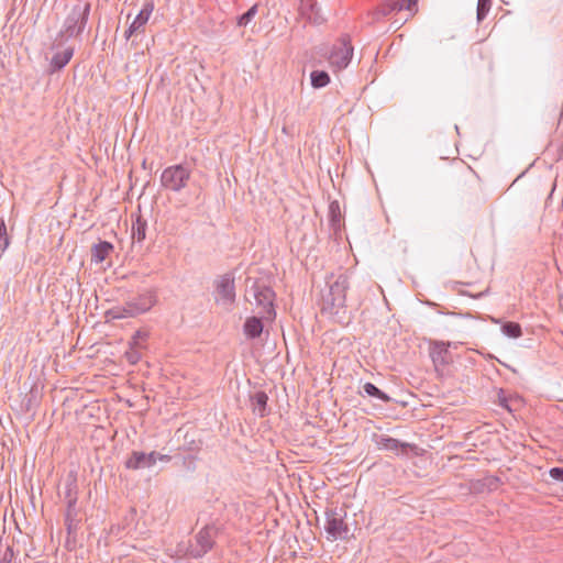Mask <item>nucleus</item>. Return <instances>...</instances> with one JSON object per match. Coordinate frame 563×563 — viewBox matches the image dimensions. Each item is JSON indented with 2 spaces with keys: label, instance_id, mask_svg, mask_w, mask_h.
Returning <instances> with one entry per match:
<instances>
[{
  "label": "nucleus",
  "instance_id": "1",
  "mask_svg": "<svg viewBox=\"0 0 563 563\" xmlns=\"http://www.w3.org/2000/svg\"><path fill=\"white\" fill-rule=\"evenodd\" d=\"M349 286V277L345 274H340L334 282L330 283L329 291L322 298V311L342 321L346 312V291Z\"/></svg>",
  "mask_w": 563,
  "mask_h": 563
},
{
  "label": "nucleus",
  "instance_id": "2",
  "mask_svg": "<svg viewBox=\"0 0 563 563\" xmlns=\"http://www.w3.org/2000/svg\"><path fill=\"white\" fill-rule=\"evenodd\" d=\"M89 14L90 3L78 1L67 14L63 26L56 36V41H59V43L54 44L53 47L59 46L63 37L68 38L79 36L86 29Z\"/></svg>",
  "mask_w": 563,
  "mask_h": 563
},
{
  "label": "nucleus",
  "instance_id": "3",
  "mask_svg": "<svg viewBox=\"0 0 563 563\" xmlns=\"http://www.w3.org/2000/svg\"><path fill=\"white\" fill-rule=\"evenodd\" d=\"M253 297L255 305L261 309L260 313L266 319H273L276 316L274 309L275 291L263 280L254 279L246 290V299L251 301Z\"/></svg>",
  "mask_w": 563,
  "mask_h": 563
},
{
  "label": "nucleus",
  "instance_id": "4",
  "mask_svg": "<svg viewBox=\"0 0 563 563\" xmlns=\"http://www.w3.org/2000/svg\"><path fill=\"white\" fill-rule=\"evenodd\" d=\"M218 533L219 528L214 523L206 525L196 533L185 554L194 559L202 558L214 547Z\"/></svg>",
  "mask_w": 563,
  "mask_h": 563
},
{
  "label": "nucleus",
  "instance_id": "5",
  "mask_svg": "<svg viewBox=\"0 0 563 563\" xmlns=\"http://www.w3.org/2000/svg\"><path fill=\"white\" fill-rule=\"evenodd\" d=\"M191 169L184 164L166 167L161 175V186L169 191L179 192L188 186Z\"/></svg>",
  "mask_w": 563,
  "mask_h": 563
},
{
  "label": "nucleus",
  "instance_id": "6",
  "mask_svg": "<svg viewBox=\"0 0 563 563\" xmlns=\"http://www.w3.org/2000/svg\"><path fill=\"white\" fill-rule=\"evenodd\" d=\"M353 46L349 35H342L332 46L328 62L334 71L346 68L353 56Z\"/></svg>",
  "mask_w": 563,
  "mask_h": 563
},
{
  "label": "nucleus",
  "instance_id": "7",
  "mask_svg": "<svg viewBox=\"0 0 563 563\" xmlns=\"http://www.w3.org/2000/svg\"><path fill=\"white\" fill-rule=\"evenodd\" d=\"M346 512L343 509H328L325 511L324 529L332 540L345 539L349 533V527L344 522Z\"/></svg>",
  "mask_w": 563,
  "mask_h": 563
},
{
  "label": "nucleus",
  "instance_id": "8",
  "mask_svg": "<svg viewBox=\"0 0 563 563\" xmlns=\"http://www.w3.org/2000/svg\"><path fill=\"white\" fill-rule=\"evenodd\" d=\"M417 3L418 0H382V3L372 12L373 20L377 21L401 10L413 14L417 11Z\"/></svg>",
  "mask_w": 563,
  "mask_h": 563
},
{
  "label": "nucleus",
  "instance_id": "9",
  "mask_svg": "<svg viewBox=\"0 0 563 563\" xmlns=\"http://www.w3.org/2000/svg\"><path fill=\"white\" fill-rule=\"evenodd\" d=\"M234 277L224 274L216 280V301L230 309L235 301Z\"/></svg>",
  "mask_w": 563,
  "mask_h": 563
},
{
  "label": "nucleus",
  "instance_id": "10",
  "mask_svg": "<svg viewBox=\"0 0 563 563\" xmlns=\"http://www.w3.org/2000/svg\"><path fill=\"white\" fill-rule=\"evenodd\" d=\"M155 8L153 0H146L139 14L134 18L128 30L124 32V37L129 40L134 34L144 33L145 25L148 22L151 14Z\"/></svg>",
  "mask_w": 563,
  "mask_h": 563
},
{
  "label": "nucleus",
  "instance_id": "11",
  "mask_svg": "<svg viewBox=\"0 0 563 563\" xmlns=\"http://www.w3.org/2000/svg\"><path fill=\"white\" fill-rule=\"evenodd\" d=\"M450 342L435 341L430 347V357L434 364L435 369L444 367L452 363L453 358L449 352Z\"/></svg>",
  "mask_w": 563,
  "mask_h": 563
},
{
  "label": "nucleus",
  "instance_id": "12",
  "mask_svg": "<svg viewBox=\"0 0 563 563\" xmlns=\"http://www.w3.org/2000/svg\"><path fill=\"white\" fill-rule=\"evenodd\" d=\"M129 301V308H132V313L139 316L148 311L156 302V296L154 291L146 290L139 294L136 297L131 298Z\"/></svg>",
  "mask_w": 563,
  "mask_h": 563
},
{
  "label": "nucleus",
  "instance_id": "13",
  "mask_svg": "<svg viewBox=\"0 0 563 563\" xmlns=\"http://www.w3.org/2000/svg\"><path fill=\"white\" fill-rule=\"evenodd\" d=\"M155 465V451L150 453L133 451L125 461V467L129 470L151 468Z\"/></svg>",
  "mask_w": 563,
  "mask_h": 563
},
{
  "label": "nucleus",
  "instance_id": "14",
  "mask_svg": "<svg viewBox=\"0 0 563 563\" xmlns=\"http://www.w3.org/2000/svg\"><path fill=\"white\" fill-rule=\"evenodd\" d=\"M298 14L301 19L312 24H321L324 21L314 0H300Z\"/></svg>",
  "mask_w": 563,
  "mask_h": 563
},
{
  "label": "nucleus",
  "instance_id": "15",
  "mask_svg": "<svg viewBox=\"0 0 563 563\" xmlns=\"http://www.w3.org/2000/svg\"><path fill=\"white\" fill-rule=\"evenodd\" d=\"M67 509L65 514V525L67 529L68 536H71L76 532L79 526V519L77 518V510H76V496L71 495V490L68 489L67 492Z\"/></svg>",
  "mask_w": 563,
  "mask_h": 563
},
{
  "label": "nucleus",
  "instance_id": "16",
  "mask_svg": "<svg viewBox=\"0 0 563 563\" xmlns=\"http://www.w3.org/2000/svg\"><path fill=\"white\" fill-rule=\"evenodd\" d=\"M376 445L379 450H386L395 453H405L409 446V444L400 442L399 440L388 435H379L376 439Z\"/></svg>",
  "mask_w": 563,
  "mask_h": 563
},
{
  "label": "nucleus",
  "instance_id": "17",
  "mask_svg": "<svg viewBox=\"0 0 563 563\" xmlns=\"http://www.w3.org/2000/svg\"><path fill=\"white\" fill-rule=\"evenodd\" d=\"M74 47L68 46L64 51L55 53L49 64L51 73L63 69L74 56Z\"/></svg>",
  "mask_w": 563,
  "mask_h": 563
},
{
  "label": "nucleus",
  "instance_id": "18",
  "mask_svg": "<svg viewBox=\"0 0 563 563\" xmlns=\"http://www.w3.org/2000/svg\"><path fill=\"white\" fill-rule=\"evenodd\" d=\"M114 247L113 244L108 241H100L95 244L91 249V260L95 263L103 262L112 252Z\"/></svg>",
  "mask_w": 563,
  "mask_h": 563
},
{
  "label": "nucleus",
  "instance_id": "19",
  "mask_svg": "<svg viewBox=\"0 0 563 563\" xmlns=\"http://www.w3.org/2000/svg\"><path fill=\"white\" fill-rule=\"evenodd\" d=\"M268 396L265 391L258 390L251 396L252 409L260 417L267 415Z\"/></svg>",
  "mask_w": 563,
  "mask_h": 563
},
{
  "label": "nucleus",
  "instance_id": "20",
  "mask_svg": "<svg viewBox=\"0 0 563 563\" xmlns=\"http://www.w3.org/2000/svg\"><path fill=\"white\" fill-rule=\"evenodd\" d=\"M263 332V322L261 318L257 317H251L247 318L244 323V333L250 339H256L258 338Z\"/></svg>",
  "mask_w": 563,
  "mask_h": 563
},
{
  "label": "nucleus",
  "instance_id": "21",
  "mask_svg": "<svg viewBox=\"0 0 563 563\" xmlns=\"http://www.w3.org/2000/svg\"><path fill=\"white\" fill-rule=\"evenodd\" d=\"M147 222L141 216H137L132 224V239L139 243L146 236Z\"/></svg>",
  "mask_w": 563,
  "mask_h": 563
},
{
  "label": "nucleus",
  "instance_id": "22",
  "mask_svg": "<svg viewBox=\"0 0 563 563\" xmlns=\"http://www.w3.org/2000/svg\"><path fill=\"white\" fill-rule=\"evenodd\" d=\"M132 313V308H129V301H125L122 306H117L110 309L107 314L112 319H126L134 318L135 314Z\"/></svg>",
  "mask_w": 563,
  "mask_h": 563
},
{
  "label": "nucleus",
  "instance_id": "23",
  "mask_svg": "<svg viewBox=\"0 0 563 563\" xmlns=\"http://www.w3.org/2000/svg\"><path fill=\"white\" fill-rule=\"evenodd\" d=\"M311 86L316 89L323 88L330 82V76L324 70H313L310 74Z\"/></svg>",
  "mask_w": 563,
  "mask_h": 563
},
{
  "label": "nucleus",
  "instance_id": "24",
  "mask_svg": "<svg viewBox=\"0 0 563 563\" xmlns=\"http://www.w3.org/2000/svg\"><path fill=\"white\" fill-rule=\"evenodd\" d=\"M363 390L367 396L377 398L384 402H389L391 398L382 391L378 387H376L373 383H366L363 386Z\"/></svg>",
  "mask_w": 563,
  "mask_h": 563
},
{
  "label": "nucleus",
  "instance_id": "25",
  "mask_svg": "<svg viewBox=\"0 0 563 563\" xmlns=\"http://www.w3.org/2000/svg\"><path fill=\"white\" fill-rule=\"evenodd\" d=\"M501 331L505 335L511 339H517L522 335L521 325L512 321L503 323Z\"/></svg>",
  "mask_w": 563,
  "mask_h": 563
},
{
  "label": "nucleus",
  "instance_id": "26",
  "mask_svg": "<svg viewBox=\"0 0 563 563\" xmlns=\"http://www.w3.org/2000/svg\"><path fill=\"white\" fill-rule=\"evenodd\" d=\"M256 13H257V4H254L245 13H243L242 15H240L238 18V25L239 26L249 25L255 18Z\"/></svg>",
  "mask_w": 563,
  "mask_h": 563
},
{
  "label": "nucleus",
  "instance_id": "27",
  "mask_svg": "<svg viewBox=\"0 0 563 563\" xmlns=\"http://www.w3.org/2000/svg\"><path fill=\"white\" fill-rule=\"evenodd\" d=\"M10 244V238L8 234L4 219L0 217V251H5Z\"/></svg>",
  "mask_w": 563,
  "mask_h": 563
},
{
  "label": "nucleus",
  "instance_id": "28",
  "mask_svg": "<svg viewBox=\"0 0 563 563\" xmlns=\"http://www.w3.org/2000/svg\"><path fill=\"white\" fill-rule=\"evenodd\" d=\"M142 349L143 347H136V346L130 345L129 349L124 353L126 361L130 364L135 365L142 357V354H141Z\"/></svg>",
  "mask_w": 563,
  "mask_h": 563
},
{
  "label": "nucleus",
  "instance_id": "29",
  "mask_svg": "<svg viewBox=\"0 0 563 563\" xmlns=\"http://www.w3.org/2000/svg\"><path fill=\"white\" fill-rule=\"evenodd\" d=\"M492 7V0H478L477 2V21L481 23L488 14Z\"/></svg>",
  "mask_w": 563,
  "mask_h": 563
},
{
  "label": "nucleus",
  "instance_id": "30",
  "mask_svg": "<svg viewBox=\"0 0 563 563\" xmlns=\"http://www.w3.org/2000/svg\"><path fill=\"white\" fill-rule=\"evenodd\" d=\"M147 336L148 335L146 332L139 330L132 336V340L129 343V345L136 346V347H143V342L147 339Z\"/></svg>",
  "mask_w": 563,
  "mask_h": 563
},
{
  "label": "nucleus",
  "instance_id": "31",
  "mask_svg": "<svg viewBox=\"0 0 563 563\" xmlns=\"http://www.w3.org/2000/svg\"><path fill=\"white\" fill-rule=\"evenodd\" d=\"M511 398L506 396L505 391L503 389H500V391L498 393V398H497V402L500 407L507 409L509 412H511L514 409L511 407Z\"/></svg>",
  "mask_w": 563,
  "mask_h": 563
},
{
  "label": "nucleus",
  "instance_id": "32",
  "mask_svg": "<svg viewBox=\"0 0 563 563\" xmlns=\"http://www.w3.org/2000/svg\"><path fill=\"white\" fill-rule=\"evenodd\" d=\"M14 551L11 545H7L3 552L0 554V563H12L14 560Z\"/></svg>",
  "mask_w": 563,
  "mask_h": 563
},
{
  "label": "nucleus",
  "instance_id": "33",
  "mask_svg": "<svg viewBox=\"0 0 563 563\" xmlns=\"http://www.w3.org/2000/svg\"><path fill=\"white\" fill-rule=\"evenodd\" d=\"M549 473L553 479L563 483V467H552Z\"/></svg>",
  "mask_w": 563,
  "mask_h": 563
},
{
  "label": "nucleus",
  "instance_id": "34",
  "mask_svg": "<svg viewBox=\"0 0 563 563\" xmlns=\"http://www.w3.org/2000/svg\"><path fill=\"white\" fill-rule=\"evenodd\" d=\"M170 460H172V456H170V455H168V454H162V453H158V452H156V451H155V463H156L157 461H159V462H166V463H167V462H169Z\"/></svg>",
  "mask_w": 563,
  "mask_h": 563
},
{
  "label": "nucleus",
  "instance_id": "35",
  "mask_svg": "<svg viewBox=\"0 0 563 563\" xmlns=\"http://www.w3.org/2000/svg\"><path fill=\"white\" fill-rule=\"evenodd\" d=\"M330 211L332 213V221L335 222L336 221V211H339V205L338 202H332L330 205Z\"/></svg>",
  "mask_w": 563,
  "mask_h": 563
}]
</instances>
